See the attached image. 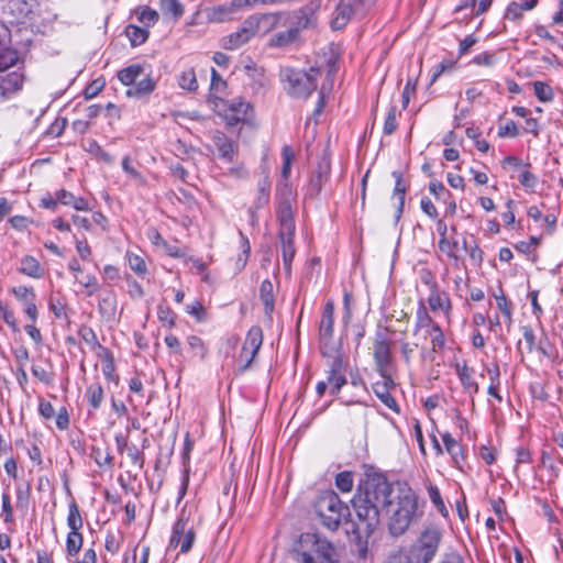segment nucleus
<instances>
[{"mask_svg": "<svg viewBox=\"0 0 563 563\" xmlns=\"http://www.w3.org/2000/svg\"><path fill=\"white\" fill-rule=\"evenodd\" d=\"M336 487L343 492L349 493L353 488V474L351 472H341L335 477Z\"/></svg>", "mask_w": 563, "mask_h": 563, "instance_id": "57", "label": "nucleus"}, {"mask_svg": "<svg viewBox=\"0 0 563 563\" xmlns=\"http://www.w3.org/2000/svg\"><path fill=\"white\" fill-rule=\"evenodd\" d=\"M157 317L163 324L169 328L175 325L176 314L168 306L159 305L157 308Z\"/></svg>", "mask_w": 563, "mask_h": 563, "instance_id": "58", "label": "nucleus"}, {"mask_svg": "<svg viewBox=\"0 0 563 563\" xmlns=\"http://www.w3.org/2000/svg\"><path fill=\"white\" fill-rule=\"evenodd\" d=\"M394 486L383 474L368 475L352 499L358 531L371 536L379 525L380 512L393 504Z\"/></svg>", "mask_w": 563, "mask_h": 563, "instance_id": "1", "label": "nucleus"}, {"mask_svg": "<svg viewBox=\"0 0 563 563\" xmlns=\"http://www.w3.org/2000/svg\"><path fill=\"white\" fill-rule=\"evenodd\" d=\"M176 533V525L173 527L169 547L177 548L180 547V553H187L191 550L192 544L196 539V530L194 527H184L180 531Z\"/></svg>", "mask_w": 563, "mask_h": 563, "instance_id": "17", "label": "nucleus"}, {"mask_svg": "<svg viewBox=\"0 0 563 563\" xmlns=\"http://www.w3.org/2000/svg\"><path fill=\"white\" fill-rule=\"evenodd\" d=\"M433 324H437V323L429 316L426 307L421 302L419 308L417 309L416 330L421 329V328H429V329H431Z\"/></svg>", "mask_w": 563, "mask_h": 563, "instance_id": "52", "label": "nucleus"}, {"mask_svg": "<svg viewBox=\"0 0 563 563\" xmlns=\"http://www.w3.org/2000/svg\"><path fill=\"white\" fill-rule=\"evenodd\" d=\"M286 27V31L278 32L269 38L268 46L284 48L299 40L300 35L297 33V29H292L290 26Z\"/></svg>", "mask_w": 563, "mask_h": 563, "instance_id": "23", "label": "nucleus"}, {"mask_svg": "<svg viewBox=\"0 0 563 563\" xmlns=\"http://www.w3.org/2000/svg\"><path fill=\"white\" fill-rule=\"evenodd\" d=\"M292 189L289 184L278 185L276 189V216L279 233L295 234V221L291 207Z\"/></svg>", "mask_w": 563, "mask_h": 563, "instance_id": "7", "label": "nucleus"}, {"mask_svg": "<svg viewBox=\"0 0 563 563\" xmlns=\"http://www.w3.org/2000/svg\"><path fill=\"white\" fill-rule=\"evenodd\" d=\"M429 334L431 336L432 350L435 352L442 350L445 344V339L443 331L438 323L432 325L429 330Z\"/></svg>", "mask_w": 563, "mask_h": 563, "instance_id": "54", "label": "nucleus"}, {"mask_svg": "<svg viewBox=\"0 0 563 563\" xmlns=\"http://www.w3.org/2000/svg\"><path fill=\"white\" fill-rule=\"evenodd\" d=\"M253 36L254 33L250 27V23L246 19L235 32H232L231 34L222 37L221 46L224 49H238L239 47L247 43Z\"/></svg>", "mask_w": 563, "mask_h": 563, "instance_id": "15", "label": "nucleus"}, {"mask_svg": "<svg viewBox=\"0 0 563 563\" xmlns=\"http://www.w3.org/2000/svg\"><path fill=\"white\" fill-rule=\"evenodd\" d=\"M283 80L288 82L289 93L296 98H308L317 88L320 69L311 67L309 71L284 68L280 73Z\"/></svg>", "mask_w": 563, "mask_h": 563, "instance_id": "5", "label": "nucleus"}, {"mask_svg": "<svg viewBox=\"0 0 563 563\" xmlns=\"http://www.w3.org/2000/svg\"><path fill=\"white\" fill-rule=\"evenodd\" d=\"M496 303L500 312L504 314V317L508 320V322L511 321V303L508 301L506 296L501 292L500 295L495 296Z\"/></svg>", "mask_w": 563, "mask_h": 563, "instance_id": "62", "label": "nucleus"}, {"mask_svg": "<svg viewBox=\"0 0 563 563\" xmlns=\"http://www.w3.org/2000/svg\"><path fill=\"white\" fill-rule=\"evenodd\" d=\"M100 313L107 317H113L115 312V298L113 295H108L99 302Z\"/></svg>", "mask_w": 563, "mask_h": 563, "instance_id": "60", "label": "nucleus"}, {"mask_svg": "<svg viewBox=\"0 0 563 563\" xmlns=\"http://www.w3.org/2000/svg\"><path fill=\"white\" fill-rule=\"evenodd\" d=\"M213 143L220 156L227 162L231 163L238 151V145L234 144L224 133L217 131L213 134Z\"/></svg>", "mask_w": 563, "mask_h": 563, "instance_id": "19", "label": "nucleus"}, {"mask_svg": "<svg viewBox=\"0 0 563 563\" xmlns=\"http://www.w3.org/2000/svg\"><path fill=\"white\" fill-rule=\"evenodd\" d=\"M159 8L163 14L170 15L175 20L184 14V7L178 0H161Z\"/></svg>", "mask_w": 563, "mask_h": 563, "instance_id": "42", "label": "nucleus"}, {"mask_svg": "<svg viewBox=\"0 0 563 563\" xmlns=\"http://www.w3.org/2000/svg\"><path fill=\"white\" fill-rule=\"evenodd\" d=\"M390 345V341L383 333L376 334L373 344V357L379 375L389 374L388 367L391 363Z\"/></svg>", "mask_w": 563, "mask_h": 563, "instance_id": "11", "label": "nucleus"}, {"mask_svg": "<svg viewBox=\"0 0 563 563\" xmlns=\"http://www.w3.org/2000/svg\"><path fill=\"white\" fill-rule=\"evenodd\" d=\"M148 34L150 33L146 27H140L133 24L125 27V35L129 37L132 46H139L145 43Z\"/></svg>", "mask_w": 563, "mask_h": 563, "instance_id": "38", "label": "nucleus"}, {"mask_svg": "<svg viewBox=\"0 0 563 563\" xmlns=\"http://www.w3.org/2000/svg\"><path fill=\"white\" fill-rule=\"evenodd\" d=\"M316 514L321 523L329 530H336L350 517V508L332 490L322 493L314 505Z\"/></svg>", "mask_w": 563, "mask_h": 563, "instance_id": "4", "label": "nucleus"}, {"mask_svg": "<svg viewBox=\"0 0 563 563\" xmlns=\"http://www.w3.org/2000/svg\"><path fill=\"white\" fill-rule=\"evenodd\" d=\"M442 540V531L437 525L427 526L419 534L416 543L409 550L415 563H431Z\"/></svg>", "mask_w": 563, "mask_h": 563, "instance_id": "6", "label": "nucleus"}, {"mask_svg": "<svg viewBox=\"0 0 563 563\" xmlns=\"http://www.w3.org/2000/svg\"><path fill=\"white\" fill-rule=\"evenodd\" d=\"M135 13L137 15V20L146 29L154 25L159 18L158 13L148 7H140Z\"/></svg>", "mask_w": 563, "mask_h": 563, "instance_id": "44", "label": "nucleus"}, {"mask_svg": "<svg viewBox=\"0 0 563 563\" xmlns=\"http://www.w3.org/2000/svg\"><path fill=\"white\" fill-rule=\"evenodd\" d=\"M24 76L19 71L0 75V89L3 93L19 90L23 85Z\"/></svg>", "mask_w": 563, "mask_h": 563, "instance_id": "27", "label": "nucleus"}, {"mask_svg": "<svg viewBox=\"0 0 563 563\" xmlns=\"http://www.w3.org/2000/svg\"><path fill=\"white\" fill-rule=\"evenodd\" d=\"M86 398L92 409L97 410L103 401V388L100 383H92L86 390Z\"/></svg>", "mask_w": 563, "mask_h": 563, "instance_id": "40", "label": "nucleus"}, {"mask_svg": "<svg viewBox=\"0 0 563 563\" xmlns=\"http://www.w3.org/2000/svg\"><path fill=\"white\" fill-rule=\"evenodd\" d=\"M187 344L190 350L198 355L200 358H203L207 354V347L203 341L197 335H189L187 338Z\"/></svg>", "mask_w": 563, "mask_h": 563, "instance_id": "59", "label": "nucleus"}, {"mask_svg": "<svg viewBox=\"0 0 563 563\" xmlns=\"http://www.w3.org/2000/svg\"><path fill=\"white\" fill-rule=\"evenodd\" d=\"M427 490H428V495H429L431 503L434 505V507L438 509V511L443 517H448L449 511L444 505V501L441 497L439 488L433 484H429L427 487Z\"/></svg>", "mask_w": 563, "mask_h": 563, "instance_id": "46", "label": "nucleus"}, {"mask_svg": "<svg viewBox=\"0 0 563 563\" xmlns=\"http://www.w3.org/2000/svg\"><path fill=\"white\" fill-rule=\"evenodd\" d=\"M260 299L264 305L266 314H271L274 311L275 298H274V286L268 279L262 282L260 287Z\"/></svg>", "mask_w": 563, "mask_h": 563, "instance_id": "32", "label": "nucleus"}, {"mask_svg": "<svg viewBox=\"0 0 563 563\" xmlns=\"http://www.w3.org/2000/svg\"><path fill=\"white\" fill-rule=\"evenodd\" d=\"M393 177L395 178L394 196L398 198V206L396 212V220L398 221L404 211L407 188L406 185L404 184L402 175L400 172H393Z\"/></svg>", "mask_w": 563, "mask_h": 563, "instance_id": "34", "label": "nucleus"}, {"mask_svg": "<svg viewBox=\"0 0 563 563\" xmlns=\"http://www.w3.org/2000/svg\"><path fill=\"white\" fill-rule=\"evenodd\" d=\"M288 16L285 21V26L297 29V33L306 29L313 27L317 24V19L311 7H303L299 10L287 12Z\"/></svg>", "mask_w": 563, "mask_h": 563, "instance_id": "13", "label": "nucleus"}, {"mask_svg": "<svg viewBox=\"0 0 563 563\" xmlns=\"http://www.w3.org/2000/svg\"><path fill=\"white\" fill-rule=\"evenodd\" d=\"M455 368L464 389L470 394L476 393L478 390V385L473 377L474 371L466 364H456Z\"/></svg>", "mask_w": 563, "mask_h": 563, "instance_id": "30", "label": "nucleus"}, {"mask_svg": "<svg viewBox=\"0 0 563 563\" xmlns=\"http://www.w3.org/2000/svg\"><path fill=\"white\" fill-rule=\"evenodd\" d=\"M18 53L13 49L0 52V75L18 62Z\"/></svg>", "mask_w": 563, "mask_h": 563, "instance_id": "55", "label": "nucleus"}, {"mask_svg": "<svg viewBox=\"0 0 563 563\" xmlns=\"http://www.w3.org/2000/svg\"><path fill=\"white\" fill-rule=\"evenodd\" d=\"M57 200L65 206H71L78 211L89 210V202L82 197H75L71 192L60 189L57 191Z\"/></svg>", "mask_w": 563, "mask_h": 563, "instance_id": "28", "label": "nucleus"}, {"mask_svg": "<svg viewBox=\"0 0 563 563\" xmlns=\"http://www.w3.org/2000/svg\"><path fill=\"white\" fill-rule=\"evenodd\" d=\"M126 454L131 460L132 464L136 465L140 470L144 466V455L135 444L126 448Z\"/></svg>", "mask_w": 563, "mask_h": 563, "instance_id": "63", "label": "nucleus"}, {"mask_svg": "<svg viewBox=\"0 0 563 563\" xmlns=\"http://www.w3.org/2000/svg\"><path fill=\"white\" fill-rule=\"evenodd\" d=\"M97 356L102 362V373L108 380H114V360L112 353L108 347H100V352H97Z\"/></svg>", "mask_w": 563, "mask_h": 563, "instance_id": "35", "label": "nucleus"}, {"mask_svg": "<svg viewBox=\"0 0 563 563\" xmlns=\"http://www.w3.org/2000/svg\"><path fill=\"white\" fill-rule=\"evenodd\" d=\"M330 174V166L328 163L320 164L311 178V186L318 192L321 190L322 185L328 180Z\"/></svg>", "mask_w": 563, "mask_h": 563, "instance_id": "45", "label": "nucleus"}, {"mask_svg": "<svg viewBox=\"0 0 563 563\" xmlns=\"http://www.w3.org/2000/svg\"><path fill=\"white\" fill-rule=\"evenodd\" d=\"M197 507L195 505L185 504L180 509L176 525V532L180 531L184 527H194L198 523Z\"/></svg>", "mask_w": 563, "mask_h": 563, "instance_id": "24", "label": "nucleus"}, {"mask_svg": "<svg viewBox=\"0 0 563 563\" xmlns=\"http://www.w3.org/2000/svg\"><path fill=\"white\" fill-rule=\"evenodd\" d=\"M395 486L397 489V507L389 519L388 528L393 536L398 537L404 534L421 514L419 512L418 497L413 489L405 482H396Z\"/></svg>", "mask_w": 563, "mask_h": 563, "instance_id": "3", "label": "nucleus"}, {"mask_svg": "<svg viewBox=\"0 0 563 563\" xmlns=\"http://www.w3.org/2000/svg\"><path fill=\"white\" fill-rule=\"evenodd\" d=\"M84 538L79 531H69L66 538V554L68 558L76 556L82 548Z\"/></svg>", "mask_w": 563, "mask_h": 563, "instance_id": "37", "label": "nucleus"}, {"mask_svg": "<svg viewBox=\"0 0 563 563\" xmlns=\"http://www.w3.org/2000/svg\"><path fill=\"white\" fill-rule=\"evenodd\" d=\"M334 305L328 301L323 308L319 327V336L322 344H328L333 338Z\"/></svg>", "mask_w": 563, "mask_h": 563, "instance_id": "18", "label": "nucleus"}, {"mask_svg": "<svg viewBox=\"0 0 563 563\" xmlns=\"http://www.w3.org/2000/svg\"><path fill=\"white\" fill-rule=\"evenodd\" d=\"M292 553L297 563H340L336 547L318 532L300 534Z\"/></svg>", "mask_w": 563, "mask_h": 563, "instance_id": "2", "label": "nucleus"}, {"mask_svg": "<svg viewBox=\"0 0 563 563\" xmlns=\"http://www.w3.org/2000/svg\"><path fill=\"white\" fill-rule=\"evenodd\" d=\"M442 441L446 452L451 455L454 465L462 470V464L465 460L462 445L449 433L442 434Z\"/></svg>", "mask_w": 563, "mask_h": 563, "instance_id": "21", "label": "nucleus"}, {"mask_svg": "<svg viewBox=\"0 0 563 563\" xmlns=\"http://www.w3.org/2000/svg\"><path fill=\"white\" fill-rule=\"evenodd\" d=\"M12 292L15 296V298L18 300L22 301L23 303H25L32 299H35V297H36L34 289L31 287H26V286L14 287L12 289Z\"/></svg>", "mask_w": 563, "mask_h": 563, "instance_id": "61", "label": "nucleus"}, {"mask_svg": "<svg viewBox=\"0 0 563 563\" xmlns=\"http://www.w3.org/2000/svg\"><path fill=\"white\" fill-rule=\"evenodd\" d=\"M90 457L93 459L99 467L108 466L111 467L113 464L112 455L107 451L103 452L101 448L92 446L90 451Z\"/></svg>", "mask_w": 563, "mask_h": 563, "instance_id": "48", "label": "nucleus"}, {"mask_svg": "<svg viewBox=\"0 0 563 563\" xmlns=\"http://www.w3.org/2000/svg\"><path fill=\"white\" fill-rule=\"evenodd\" d=\"M38 9L35 0H11L7 4V10L14 16L16 22H23L32 18Z\"/></svg>", "mask_w": 563, "mask_h": 563, "instance_id": "16", "label": "nucleus"}, {"mask_svg": "<svg viewBox=\"0 0 563 563\" xmlns=\"http://www.w3.org/2000/svg\"><path fill=\"white\" fill-rule=\"evenodd\" d=\"M329 369L327 371V380L329 385V393L335 396L340 393L341 388L347 383L345 376V362L341 353H336L331 357L328 363Z\"/></svg>", "mask_w": 563, "mask_h": 563, "instance_id": "10", "label": "nucleus"}, {"mask_svg": "<svg viewBox=\"0 0 563 563\" xmlns=\"http://www.w3.org/2000/svg\"><path fill=\"white\" fill-rule=\"evenodd\" d=\"M126 260L130 268L139 276H144L147 272V266L142 256L134 253H126Z\"/></svg>", "mask_w": 563, "mask_h": 563, "instance_id": "50", "label": "nucleus"}, {"mask_svg": "<svg viewBox=\"0 0 563 563\" xmlns=\"http://www.w3.org/2000/svg\"><path fill=\"white\" fill-rule=\"evenodd\" d=\"M88 152L98 161L103 162L108 165L114 163V157L108 152H106L96 141L89 142Z\"/></svg>", "mask_w": 563, "mask_h": 563, "instance_id": "49", "label": "nucleus"}, {"mask_svg": "<svg viewBox=\"0 0 563 563\" xmlns=\"http://www.w3.org/2000/svg\"><path fill=\"white\" fill-rule=\"evenodd\" d=\"M283 167H282V180L278 185L288 184L290 176L291 164L295 159V153L290 145H284L282 148Z\"/></svg>", "mask_w": 563, "mask_h": 563, "instance_id": "36", "label": "nucleus"}, {"mask_svg": "<svg viewBox=\"0 0 563 563\" xmlns=\"http://www.w3.org/2000/svg\"><path fill=\"white\" fill-rule=\"evenodd\" d=\"M533 86V92L537 97V99L541 102H550L554 98L553 89L543 81H534L532 84Z\"/></svg>", "mask_w": 563, "mask_h": 563, "instance_id": "47", "label": "nucleus"}, {"mask_svg": "<svg viewBox=\"0 0 563 563\" xmlns=\"http://www.w3.org/2000/svg\"><path fill=\"white\" fill-rule=\"evenodd\" d=\"M156 82L154 79L146 75L126 90V96L131 98L141 99L151 95L155 89Z\"/></svg>", "mask_w": 563, "mask_h": 563, "instance_id": "22", "label": "nucleus"}, {"mask_svg": "<svg viewBox=\"0 0 563 563\" xmlns=\"http://www.w3.org/2000/svg\"><path fill=\"white\" fill-rule=\"evenodd\" d=\"M397 114H398L397 107L394 104L390 106L388 109L385 122H384V128H383L384 134L391 135L397 130V126H398Z\"/></svg>", "mask_w": 563, "mask_h": 563, "instance_id": "51", "label": "nucleus"}, {"mask_svg": "<svg viewBox=\"0 0 563 563\" xmlns=\"http://www.w3.org/2000/svg\"><path fill=\"white\" fill-rule=\"evenodd\" d=\"M518 180L527 189H533L538 183L537 176L527 168L520 173Z\"/></svg>", "mask_w": 563, "mask_h": 563, "instance_id": "64", "label": "nucleus"}, {"mask_svg": "<svg viewBox=\"0 0 563 563\" xmlns=\"http://www.w3.org/2000/svg\"><path fill=\"white\" fill-rule=\"evenodd\" d=\"M428 303L433 311L441 310L448 313L451 309V302L448 295L443 291H440L435 283L431 284Z\"/></svg>", "mask_w": 563, "mask_h": 563, "instance_id": "20", "label": "nucleus"}, {"mask_svg": "<svg viewBox=\"0 0 563 563\" xmlns=\"http://www.w3.org/2000/svg\"><path fill=\"white\" fill-rule=\"evenodd\" d=\"M373 4V0H341L331 20L333 30L343 29L353 18L362 16Z\"/></svg>", "mask_w": 563, "mask_h": 563, "instance_id": "8", "label": "nucleus"}, {"mask_svg": "<svg viewBox=\"0 0 563 563\" xmlns=\"http://www.w3.org/2000/svg\"><path fill=\"white\" fill-rule=\"evenodd\" d=\"M229 110L234 113L236 121H245L249 118L250 111H252V107L245 100L233 99L229 103Z\"/></svg>", "mask_w": 563, "mask_h": 563, "instance_id": "39", "label": "nucleus"}, {"mask_svg": "<svg viewBox=\"0 0 563 563\" xmlns=\"http://www.w3.org/2000/svg\"><path fill=\"white\" fill-rule=\"evenodd\" d=\"M80 338L91 346L92 350L100 352V347H103L99 342L96 332L88 327H84L79 330Z\"/></svg>", "mask_w": 563, "mask_h": 563, "instance_id": "56", "label": "nucleus"}, {"mask_svg": "<svg viewBox=\"0 0 563 563\" xmlns=\"http://www.w3.org/2000/svg\"><path fill=\"white\" fill-rule=\"evenodd\" d=\"M143 74L144 68L139 64H133L119 70L117 77L122 85L131 88Z\"/></svg>", "mask_w": 563, "mask_h": 563, "instance_id": "29", "label": "nucleus"}, {"mask_svg": "<svg viewBox=\"0 0 563 563\" xmlns=\"http://www.w3.org/2000/svg\"><path fill=\"white\" fill-rule=\"evenodd\" d=\"M263 344V331L260 325H253L247 331L246 338L243 343V357L246 356V352H250V357L246 364L242 366V372L251 367L255 356L257 355Z\"/></svg>", "mask_w": 563, "mask_h": 563, "instance_id": "14", "label": "nucleus"}, {"mask_svg": "<svg viewBox=\"0 0 563 563\" xmlns=\"http://www.w3.org/2000/svg\"><path fill=\"white\" fill-rule=\"evenodd\" d=\"M271 180L267 174L257 183V195L255 197L253 208L258 210L267 206L269 202Z\"/></svg>", "mask_w": 563, "mask_h": 563, "instance_id": "31", "label": "nucleus"}, {"mask_svg": "<svg viewBox=\"0 0 563 563\" xmlns=\"http://www.w3.org/2000/svg\"><path fill=\"white\" fill-rule=\"evenodd\" d=\"M178 85L180 88L188 91H196L198 88V81L194 68L184 70L178 77Z\"/></svg>", "mask_w": 563, "mask_h": 563, "instance_id": "43", "label": "nucleus"}, {"mask_svg": "<svg viewBox=\"0 0 563 563\" xmlns=\"http://www.w3.org/2000/svg\"><path fill=\"white\" fill-rule=\"evenodd\" d=\"M288 14L286 11L268 12L261 14H253L247 18L250 27L254 35H266L277 27L285 26V21Z\"/></svg>", "mask_w": 563, "mask_h": 563, "instance_id": "9", "label": "nucleus"}, {"mask_svg": "<svg viewBox=\"0 0 563 563\" xmlns=\"http://www.w3.org/2000/svg\"><path fill=\"white\" fill-rule=\"evenodd\" d=\"M538 4V0H523L522 2L512 1L508 4L505 19L518 21L525 10H532Z\"/></svg>", "mask_w": 563, "mask_h": 563, "instance_id": "26", "label": "nucleus"}, {"mask_svg": "<svg viewBox=\"0 0 563 563\" xmlns=\"http://www.w3.org/2000/svg\"><path fill=\"white\" fill-rule=\"evenodd\" d=\"M459 247L457 240L452 238H443L439 241V249L441 252L445 253L451 258H456V251Z\"/></svg>", "mask_w": 563, "mask_h": 563, "instance_id": "53", "label": "nucleus"}, {"mask_svg": "<svg viewBox=\"0 0 563 563\" xmlns=\"http://www.w3.org/2000/svg\"><path fill=\"white\" fill-rule=\"evenodd\" d=\"M19 272L32 278H42L44 275L43 267L38 261L31 255H25L21 258Z\"/></svg>", "mask_w": 563, "mask_h": 563, "instance_id": "25", "label": "nucleus"}, {"mask_svg": "<svg viewBox=\"0 0 563 563\" xmlns=\"http://www.w3.org/2000/svg\"><path fill=\"white\" fill-rule=\"evenodd\" d=\"M278 235L282 244L284 266L289 271L296 253L294 246V234L278 233Z\"/></svg>", "mask_w": 563, "mask_h": 563, "instance_id": "33", "label": "nucleus"}, {"mask_svg": "<svg viewBox=\"0 0 563 563\" xmlns=\"http://www.w3.org/2000/svg\"><path fill=\"white\" fill-rule=\"evenodd\" d=\"M380 380L373 384V391L376 397L390 410L399 413V407L396 399L390 395V390L396 387L391 376L389 374L379 375Z\"/></svg>", "mask_w": 563, "mask_h": 563, "instance_id": "12", "label": "nucleus"}, {"mask_svg": "<svg viewBox=\"0 0 563 563\" xmlns=\"http://www.w3.org/2000/svg\"><path fill=\"white\" fill-rule=\"evenodd\" d=\"M82 518L76 501H70L68 505L67 526L69 531H79L82 528Z\"/></svg>", "mask_w": 563, "mask_h": 563, "instance_id": "41", "label": "nucleus"}]
</instances>
